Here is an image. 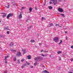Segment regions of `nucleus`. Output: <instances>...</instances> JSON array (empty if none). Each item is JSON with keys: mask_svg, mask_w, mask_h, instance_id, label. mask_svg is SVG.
Segmentation results:
<instances>
[{"mask_svg": "<svg viewBox=\"0 0 73 73\" xmlns=\"http://www.w3.org/2000/svg\"><path fill=\"white\" fill-rule=\"evenodd\" d=\"M42 57L41 56H39L36 57H35V60L36 61H39L42 60Z\"/></svg>", "mask_w": 73, "mask_h": 73, "instance_id": "nucleus-1", "label": "nucleus"}, {"mask_svg": "<svg viewBox=\"0 0 73 73\" xmlns=\"http://www.w3.org/2000/svg\"><path fill=\"white\" fill-rule=\"evenodd\" d=\"M12 16H13V15L11 13H9L7 15V19H9V18L10 17H12Z\"/></svg>", "mask_w": 73, "mask_h": 73, "instance_id": "nucleus-2", "label": "nucleus"}, {"mask_svg": "<svg viewBox=\"0 0 73 73\" xmlns=\"http://www.w3.org/2000/svg\"><path fill=\"white\" fill-rule=\"evenodd\" d=\"M52 1L53 2V3L54 5L57 4V0H52Z\"/></svg>", "mask_w": 73, "mask_h": 73, "instance_id": "nucleus-3", "label": "nucleus"}, {"mask_svg": "<svg viewBox=\"0 0 73 73\" xmlns=\"http://www.w3.org/2000/svg\"><path fill=\"white\" fill-rule=\"evenodd\" d=\"M58 37H55L54 39V41L55 42H57V41H58Z\"/></svg>", "mask_w": 73, "mask_h": 73, "instance_id": "nucleus-4", "label": "nucleus"}, {"mask_svg": "<svg viewBox=\"0 0 73 73\" xmlns=\"http://www.w3.org/2000/svg\"><path fill=\"white\" fill-rule=\"evenodd\" d=\"M17 56L20 57L21 56H22V55H21V52H19L17 53Z\"/></svg>", "mask_w": 73, "mask_h": 73, "instance_id": "nucleus-5", "label": "nucleus"}, {"mask_svg": "<svg viewBox=\"0 0 73 73\" xmlns=\"http://www.w3.org/2000/svg\"><path fill=\"white\" fill-rule=\"evenodd\" d=\"M58 11L60 12H62L64 11L63 9L61 8H59L58 9Z\"/></svg>", "mask_w": 73, "mask_h": 73, "instance_id": "nucleus-6", "label": "nucleus"}, {"mask_svg": "<svg viewBox=\"0 0 73 73\" xmlns=\"http://www.w3.org/2000/svg\"><path fill=\"white\" fill-rule=\"evenodd\" d=\"M9 57V56H5V64H7V63H8V62H7V61L6 60H7V58H8Z\"/></svg>", "mask_w": 73, "mask_h": 73, "instance_id": "nucleus-7", "label": "nucleus"}, {"mask_svg": "<svg viewBox=\"0 0 73 73\" xmlns=\"http://www.w3.org/2000/svg\"><path fill=\"white\" fill-rule=\"evenodd\" d=\"M22 51L23 52V54H25V53L27 52V50L25 49H22Z\"/></svg>", "mask_w": 73, "mask_h": 73, "instance_id": "nucleus-8", "label": "nucleus"}, {"mask_svg": "<svg viewBox=\"0 0 73 73\" xmlns=\"http://www.w3.org/2000/svg\"><path fill=\"white\" fill-rule=\"evenodd\" d=\"M5 7L7 8L8 9L9 8V7H10V5H9V4H7L6 5Z\"/></svg>", "mask_w": 73, "mask_h": 73, "instance_id": "nucleus-9", "label": "nucleus"}, {"mask_svg": "<svg viewBox=\"0 0 73 73\" xmlns=\"http://www.w3.org/2000/svg\"><path fill=\"white\" fill-rule=\"evenodd\" d=\"M22 17H23L22 16V14H20L19 15V19H21Z\"/></svg>", "mask_w": 73, "mask_h": 73, "instance_id": "nucleus-10", "label": "nucleus"}, {"mask_svg": "<svg viewBox=\"0 0 73 73\" xmlns=\"http://www.w3.org/2000/svg\"><path fill=\"white\" fill-rule=\"evenodd\" d=\"M53 23H51L49 25V27H53Z\"/></svg>", "mask_w": 73, "mask_h": 73, "instance_id": "nucleus-11", "label": "nucleus"}, {"mask_svg": "<svg viewBox=\"0 0 73 73\" xmlns=\"http://www.w3.org/2000/svg\"><path fill=\"white\" fill-rule=\"evenodd\" d=\"M3 14H4V15H3L2 16L3 18H4V17H5V16H6L7 15V14L4 13H3Z\"/></svg>", "mask_w": 73, "mask_h": 73, "instance_id": "nucleus-12", "label": "nucleus"}, {"mask_svg": "<svg viewBox=\"0 0 73 73\" xmlns=\"http://www.w3.org/2000/svg\"><path fill=\"white\" fill-rule=\"evenodd\" d=\"M13 42H11L10 44V46L11 47L12 46H13Z\"/></svg>", "mask_w": 73, "mask_h": 73, "instance_id": "nucleus-13", "label": "nucleus"}, {"mask_svg": "<svg viewBox=\"0 0 73 73\" xmlns=\"http://www.w3.org/2000/svg\"><path fill=\"white\" fill-rule=\"evenodd\" d=\"M60 15H61V16H62L64 17H65V15H64V14H59Z\"/></svg>", "mask_w": 73, "mask_h": 73, "instance_id": "nucleus-14", "label": "nucleus"}, {"mask_svg": "<svg viewBox=\"0 0 73 73\" xmlns=\"http://www.w3.org/2000/svg\"><path fill=\"white\" fill-rule=\"evenodd\" d=\"M29 11H30V12H31L32 11V9L31 7H30L29 9Z\"/></svg>", "mask_w": 73, "mask_h": 73, "instance_id": "nucleus-15", "label": "nucleus"}, {"mask_svg": "<svg viewBox=\"0 0 73 73\" xmlns=\"http://www.w3.org/2000/svg\"><path fill=\"white\" fill-rule=\"evenodd\" d=\"M41 55L43 57H44V56H45V57H46V56H47V55L46 54H45L44 55V54H41Z\"/></svg>", "mask_w": 73, "mask_h": 73, "instance_id": "nucleus-16", "label": "nucleus"}, {"mask_svg": "<svg viewBox=\"0 0 73 73\" xmlns=\"http://www.w3.org/2000/svg\"><path fill=\"white\" fill-rule=\"evenodd\" d=\"M27 58H28V59H31V56L28 55L27 57Z\"/></svg>", "mask_w": 73, "mask_h": 73, "instance_id": "nucleus-17", "label": "nucleus"}, {"mask_svg": "<svg viewBox=\"0 0 73 73\" xmlns=\"http://www.w3.org/2000/svg\"><path fill=\"white\" fill-rule=\"evenodd\" d=\"M44 73H50L49 72L47 71V70H45L44 71Z\"/></svg>", "mask_w": 73, "mask_h": 73, "instance_id": "nucleus-18", "label": "nucleus"}, {"mask_svg": "<svg viewBox=\"0 0 73 73\" xmlns=\"http://www.w3.org/2000/svg\"><path fill=\"white\" fill-rule=\"evenodd\" d=\"M48 8H49V9H52L53 8V7H52V6H49Z\"/></svg>", "mask_w": 73, "mask_h": 73, "instance_id": "nucleus-19", "label": "nucleus"}, {"mask_svg": "<svg viewBox=\"0 0 73 73\" xmlns=\"http://www.w3.org/2000/svg\"><path fill=\"white\" fill-rule=\"evenodd\" d=\"M60 42L58 44L59 45H60L62 43V40H60Z\"/></svg>", "mask_w": 73, "mask_h": 73, "instance_id": "nucleus-20", "label": "nucleus"}, {"mask_svg": "<svg viewBox=\"0 0 73 73\" xmlns=\"http://www.w3.org/2000/svg\"><path fill=\"white\" fill-rule=\"evenodd\" d=\"M11 51H13V52H17V51L16 50H13V49H11Z\"/></svg>", "mask_w": 73, "mask_h": 73, "instance_id": "nucleus-21", "label": "nucleus"}, {"mask_svg": "<svg viewBox=\"0 0 73 73\" xmlns=\"http://www.w3.org/2000/svg\"><path fill=\"white\" fill-rule=\"evenodd\" d=\"M20 63V60H18L17 62V64H19Z\"/></svg>", "mask_w": 73, "mask_h": 73, "instance_id": "nucleus-22", "label": "nucleus"}, {"mask_svg": "<svg viewBox=\"0 0 73 73\" xmlns=\"http://www.w3.org/2000/svg\"><path fill=\"white\" fill-rule=\"evenodd\" d=\"M56 27H57V26H58V27H60V25L58 24H56L55 25Z\"/></svg>", "mask_w": 73, "mask_h": 73, "instance_id": "nucleus-23", "label": "nucleus"}, {"mask_svg": "<svg viewBox=\"0 0 73 73\" xmlns=\"http://www.w3.org/2000/svg\"><path fill=\"white\" fill-rule=\"evenodd\" d=\"M14 60L15 61H16L17 59H16V57H15L14 58Z\"/></svg>", "mask_w": 73, "mask_h": 73, "instance_id": "nucleus-24", "label": "nucleus"}, {"mask_svg": "<svg viewBox=\"0 0 73 73\" xmlns=\"http://www.w3.org/2000/svg\"><path fill=\"white\" fill-rule=\"evenodd\" d=\"M5 36L4 35H1L0 36V38H1L2 37H4Z\"/></svg>", "mask_w": 73, "mask_h": 73, "instance_id": "nucleus-25", "label": "nucleus"}, {"mask_svg": "<svg viewBox=\"0 0 73 73\" xmlns=\"http://www.w3.org/2000/svg\"><path fill=\"white\" fill-rule=\"evenodd\" d=\"M35 41L34 40H31V41L30 42H35Z\"/></svg>", "mask_w": 73, "mask_h": 73, "instance_id": "nucleus-26", "label": "nucleus"}, {"mask_svg": "<svg viewBox=\"0 0 73 73\" xmlns=\"http://www.w3.org/2000/svg\"><path fill=\"white\" fill-rule=\"evenodd\" d=\"M61 53V52L60 51H58V52H57V53L58 54H60V53Z\"/></svg>", "mask_w": 73, "mask_h": 73, "instance_id": "nucleus-27", "label": "nucleus"}, {"mask_svg": "<svg viewBox=\"0 0 73 73\" xmlns=\"http://www.w3.org/2000/svg\"><path fill=\"white\" fill-rule=\"evenodd\" d=\"M5 30H8L9 29L8 27H6L5 28Z\"/></svg>", "mask_w": 73, "mask_h": 73, "instance_id": "nucleus-28", "label": "nucleus"}, {"mask_svg": "<svg viewBox=\"0 0 73 73\" xmlns=\"http://www.w3.org/2000/svg\"><path fill=\"white\" fill-rule=\"evenodd\" d=\"M25 60V59H23L21 60V61L22 62H23V61H24V60Z\"/></svg>", "mask_w": 73, "mask_h": 73, "instance_id": "nucleus-29", "label": "nucleus"}, {"mask_svg": "<svg viewBox=\"0 0 73 73\" xmlns=\"http://www.w3.org/2000/svg\"><path fill=\"white\" fill-rule=\"evenodd\" d=\"M31 26H30L29 27H28V30H29V29H31Z\"/></svg>", "mask_w": 73, "mask_h": 73, "instance_id": "nucleus-30", "label": "nucleus"}, {"mask_svg": "<svg viewBox=\"0 0 73 73\" xmlns=\"http://www.w3.org/2000/svg\"><path fill=\"white\" fill-rule=\"evenodd\" d=\"M26 64H27V65H29V64H30V63H28L27 62H26Z\"/></svg>", "mask_w": 73, "mask_h": 73, "instance_id": "nucleus-31", "label": "nucleus"}, {"mask_svg": "<svg viewBox=\"0 0 73 73\" xmlns=\"http://www.w3.org/2000/svg\"><path fill=\"white\" fill-rule=\"evenodd\" d=\"M7 34H9V31H7Z\"/></svg>", "mask_w": 73, "mask_h": 73, "instance_id": "nucleus-32", "label": "nucleus"}, {"mask_svg": "<svg viewBox=\"0 0 73 73\" xmlns=\"http://www.w3.org/2000/svg\"><path fill=\"white\" fill-rule=\"evenodd\" d=\"M21 68L22 69H23V68H24V66H22L21 67Z\"/></svg>", "mask_w": 73, "mask_h": 73, "instance_id": "nucleus-33", "label": "nucleus"}, {"mask_svg": "<svg viewBox=\"0 0 73 73\" xmlns=\"http://www.w3.org/2000/svg\"><path fill=\"white\" fill-rule=\"evenodd\" d=\"M22 9H25V7H22Z\"/></svg>", "mask_w": 73, "mask_h": 73, "instance_id": "nucleus-34", "label": "nucleus"}, {"mask_svg": "<svg viewBox=\"0 0 73 73\" xmlns=\"http://www.w3.org/2000/svg\"><path fill=\"white\" fill-rule=\"evenodd\" d=\"M34 65L35 66H36V65H37V63H35L34 64Z\"/></svg>", "mask_w": 73, "mask_h": 73, "instance_id": "nucleus-35", "label": "nucleus"}, {"mask_svg": "<svg viewBox=\"0 0 73 73\" xmlns=\"http://www.w3.org/2000/svg\"><path fill=\"white\" fill-rule=\"evenodd\" d=\"M13 6H16V3H14L13 4Z\"/></svg>", "mask_w": 73, "mask_h": 73, "instance_id": "nucleus-36", "label": "nucleus"}, {"mask_svg": "<svg viewBox=\"0 0 73 73\" xmlns=\"http://www.w3.org/2000/svg\"><path fill=\"white\" fill-rule=\"evenodd\" d=\"M71 48L72 49H73V45L71 46Z\"/></svg>", "mask_w": 73, "mask_h": 73, "instance_id": "nucleus-37", "label": "nucleus"}, {"mask_svg": "<svg viewBox=\"0 0 73 73\" xmlns=\"http://www.w3.org/2000/svg\"><path fill=\"white\" fill-rule=\"evenodd\" d=\"M35 10H37V7H35Z\"/></svg>", "mask_w": 73, "mask_h": 73, "instance_id": "nucleus-38", "label": "nucleus"}, {"mask_svg": "<svg viewBox=\"0 0 73 73\" xmlns=\"http://www.w3.org/2000/svg\"><path fill=\"white\" fill-rule=\"evenodd\" d=\"M71 60L72 61V62L73 61V58H71Z\"/></svg>", "mask_w": 73, "mask_h": 73, "instance_id": "nucleus-39", "label": "nucleus"}, {"mask_svg": "<svg viewBox=\"0 0 73 73\" xmlns=\"http://www.w3.org/2000/svg\"><path fill=\"white\" fill-rule=\"evenodd\" d=\"M48 51H44V52L45 53L46 52H48Z\"/></svg>", "mask_w": 73, "mask_h": 73, "instance_id": "nucleus-40", "label": "nucleus"}, {"mask_svg": "<svg viewBox=\"0 0 73 73\" xmlns=\"http://www.w3.org/2000/svg\"><path fill=\"white\" fill-rule=\"evenodd\" d=\"M4 73H8L7 72V71H5Z\"/></svg>", "mask_w": 73, "mask_h": 73, "instance_id": "nucleus-41", "label": "nucleus"}, {"mask_svg": "<svg viewBox=\"0 0 73 73\" xmlns=\"http://www.w3.org/2000/svg\"><path fill=\"white\" fill-rule=\"evenodd\" d=\"M30 68H33V66H31Z\"/></svg>", "mask_w": 73, "mask_h": 73, "instance_id": "nucleus-42", "label": "nucleus"}, {"mask_svg": "<svg viewBox=\"0 0 73 73\" xmlns=\"http://www.w3.org/2000/svg\"><path fill=\"white\" fill-rule=\"evenodd\" d=\"M49 4H51L52 2H49Z\"/></svg>", "mask_w": 73, "mask_h": 73, "instance_id": "nucleus-43", "label": "nucleus"}, {"mask_svg": "<svg viewBox=\"0 0 73 73\" xmlns=\"http://www.w3.org/2000/svg\"><path fill=\"white\" fill-rule=\"evenodd\" d=\"M42 45V44H41L40 43H39V45Z\"/></svg>", "mask_w": 73, "mask_h": 73, "instance_id": "nucleus-44", "label": "nucleus"}, {"mask_svg": "<svg viewBox=\"0 0 73 73\" xmlns=\"http://www.w3.org/2000/svg\"><path fill=\"white\" fill-rule=\"evenodd\" d=\"M44 52V50H41L40 51V52Z\"/></svg>", "mask_w": 73, "mask_h": 73, "instance_id": "nucleus-45", "label": "nucleus"}, {"mask_svg": "<svg viewBox=\"0 0 73 73\" xmlns=\"http://www.w3.org/2000/svg\"><path fill=\"white\" fill-rule=\"evenodd\" d=\"M42 20H43L44 19V17H42L41 18Z\"/></svg>", "mask_w": 73, "mask_h": 73, "instance_id": "nucleus-46", "label": "nucleus"}, {"mask_svg": "<svg viewBox=\"0 0 73 73\" xmlns=\"http://www.w3.org/2000/svg\"><path fill=\"white\" fill-rule=\"evenodd\" d=\"M65 33H68V32H67V31H65Z\"/></svg>", "mask_w": 73, "mask_h": 73, "instance_id": "nucleus-47", "label": "nucleus"}, {"mask_svg": "<svg viewBox=\"0 0 73 73\" xmlns=\"http://www.w3.org/2000/svg\"><path fill=\"white\" fill-rule=\"evenodd\" d=\"M69 73H73V72H69Z\"/></svg>", "mask_w": 73, "mask_h": 73, "instance_id": "nucleus-48", "label": "nucleus"}, {"mask_svg": "<svg viewBox=\"0 0 73 73\" xmlns=\"http://www.w3.org/2000/svg\"><path fill=\"white\" fill-rule=\"evenodd\" d=\"M28 20H29V19H28L26 21V22H27V21H28Z\"/></svg>", "mask_w": 73, "mask_h": 73, "instance_id": "nucleus-49", "label": "nucleus"}, {"mask_svg": "<svg viewBox=\"0 0 73 73\" xmlns=\"http://www.w3.org/2000/svg\"><path fill=\"white\" fill-rule=\"evenodd\" d=\"M59 1H61V0H58Z\"/></svg>", "mask_w": 73, "mask_h": 73, "instance_id": "nucleus-50", "label": "nucleus"}, {"mask_svg": "<svg viewBox=\"0 0 73 73\" xmlns=\"http://www.w3.org/2000/svg\"><path fill=\"white\" fill-rule=\"evenodd\" d=\"M59 27H60V28H61L62 27V26H60Z\"/></svg>", "mask_w": 73, "mask_h": 73, "instance_id": "nucleus-51", "label": "nucleus"}, {"mask_svg": "<svg viewBox=\"0 0 73 73\" xmlns=\"http://www.w3.org/2000/svg\"><path fill=\"white\" fill-rule=\"evenodd\" d=\"M66 40H68V38H66Z\"/></svg>", "mask_w": 73, "mask_h": 73, "instance_id": "nucleus-52", "label": "nucleus"}, {"mask_svg": "<svg viewBox=\"0 0 73 73\" xmlns=\"http://www.w3.org/2000/svg\"><path fill=\"white\" fill-rule=\"evenodd\" d=\"M1 23V21H0V23Z\"/></svg>", "mask_w": 73, "mask_h": 73, "instance_id": "nucleus-53", "label": "nucleus"}, {"mask_svg": "<svg viewBox=\"0 0 73 73\" xmlns=\"http://www.w3.org/2000/svg\"><path fill=\"white\" fill-rule=\"evenodd\" d=\"M64 1H65V0H64Z\"/></svg>", "mask_w": 73, "mask_h": 73, "instance_id": "nucleus-54", "label": "nucleus"}]
</instances>
